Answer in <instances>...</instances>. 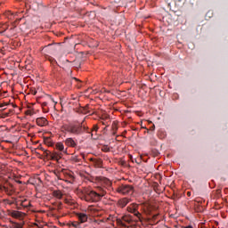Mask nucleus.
Wrapping results in <instances>:
<instances>
[{
  "instance_id": "f257e3e1",
  "label": "nucleus",
  "mask_w": 228,
  "mask_h": 228,
  "mask_svg": "<svg viewBox=\"0 0 228 228\" xmlns=\"http://www.w3.org/2000/svg\"><path fill=\"white\" fill-rule=\"evenodd\" d=\"M61 133H64L65 134H83L85 131H86V126L82 124H76V123H67L63 124L61 126Z\"/></svg>"
},
{
  "instance_id": "f03ea898",
  "label": "nucleus",
  "mask_w": 228,
  "mask_h": 228,
  "mask_svg": "<svg viewBox=\"0 0 228 228\" xmlns=\"http://www.w3.org/2000/svg\"><path fill=\"white\" fill-rule=\"evenodd\" d=\"M85 200L87 202H99L102 197H104V192L97 193V191H90L88 189L84 190Z\"/></svg>"
},
{
  "instance_id": "7ed1b4c3",
  "label": "nucleus",
  "mask_w": 228,
  "mask_h": 228,
  "mask_svg": "<svg viewBox=\"0 0 228 228\" xmlns=\"http://www.w3.org/2000/svg\"><path fill=\"white\" fill-rule=\"evenodd\" d=\"M116 191L121 195H129V193H133V186L122 184L117 188Z\"/></svg>"
},
{
  "instance_id": "20e7f679",
  "label": "nucleus",
  "mask_w": 228,
  "mask_h": 228,
  "mask_svg": "<svg viewBox=\"0 0 228 228\" xmlns=\"http://www.w3.org/2000/svg\"><path fill=\"white\" fill-rule=\"evenodd\" d=\"M62 156H63V153H61V152H58V151H53V152H50V158H51V159H53V161H60L61 159V158H62Z\"/></svg>"
},
{
  "instance_id": "39448f33",
  "label": "nucleus",
  "mask_w": 228,
  "mask_h": 228,
  "mask_svg": "<svg viewBox=\"0 0 228 228\" xmlns=\"http://www.w3.org/2000/svg\"><path fill=\"white\" fill-rule=\"evenodd\" d=\"M77 217L78 218L80 224L88 222V215L85 212L77 213Z\"/></svg>"
},
{
  "instance_id": "423d86ee",
  "label": "nucleus",
  "mask_w": 228,
  "mask_h": 228,
  "mask_svg": "<svg viewBox=\"0 0 228 228\" xmlns=\"http://www.w3.org/2000/svg\"><path fill=\"white\" fill-rule=\"evenodd\" d=\"M4 191H5V193H7V195H13V193L15 192V187H13V185L12 184H6L3 187Z\"/></svg>"
},
{
  "instance_id": "0eeeda50",
  "label": "nucleus",
  "mask_w": 228,
  "mask_h": 228,
  "mask_svg": "<svg viewBox=\"0 0 228 228\" xmlns=\"http://www.w3.org/2000/svg\"><path fill=\"white\" fill-rule=\"evenodd\" d=\"M22 208H31V201L26 198L18 200Z\"/></svg>"
},
{
  "instance_id": "6e6552de",
  "label": "nucleus",
  "mask_w": 228,
  "mask_h": 228,
  "mask_svg": "<svg viewBox=\"0 0 228 228\" xmlns=\"http://www.w3.org/2000/svg\"><path fill=\"white\" fill-rule=\"evenodd\" d=\"M36 122L37 126H39V127H44L47 126V124H49V122L47 121V118H37Z\"/></svg>"
},
{
  "instance_id": "1a4fd4ad",
  "label": "nucleus",
  "mask_w": 228,
  "mask_h": 228,
  "mask_svg": "<svg viewBox=\"0 0 228 228\" xmlns=\"http://www.w3.org/2000/svg\"><path fill=\"white\" fill-rule=\"evenodd\" d=\"M129 202H131L130 199L123 198L118 201V204L119 208H126V205L129 204Z\"/></svg>"
},
{
  "instance_id": "9d476101",
  "label": "nucleus",
  "mask_w": 228,
  "mask_h": 228,
  "mask_svg": "<svg viewBox=\"0 0 228 228\" xmlns=\"http://www.w3.org/2000/svg\"><path fill=\"white\" fill-rule=\"evenodd\" d=\"M11 216L12 218H22L24 216V213L18 211V210H12L11 212Z\"/></svg>"
},
{
  "instance_id": "9b49d317",
  "label": "nucleus",
  "mask_w": 228,
  "mask_h": 228,
  "mask_svg": "<svg viewBox=\"0 0 228 228\" xmlns=\"http://www.w3.org/2000/svg\"><path fill=\"white\" fill-rule=\"evenodd\" d=\"M55 149H57V151H60V152L67 154V150H65V145H63V142H57L55 144Z\"/></svg>"
},
{
  "instance_id": "f8f14e48",
  "label": "nucleus",
  "mask_w": 228,
  "mask_h": 228,
  "mask_svg": "<svg viewBox=\"0 0 228 228\" xmlns=\"http://www.w3.org/2000/svg\"><path fill=\"white\" fill-rule=\"evenodd\" d=\"M65 144L68 146V147H76V145H77L76 143V141H74L73 138L69 137V138H67L65 140Z\"/></svg>"
},
{
  "instance_id": "ddd939ff",
  "label": "nucleus",
  "mask_w": 228,
  "mask_h": 228,
  "mask_svg": "<svg viewBox=\"0 0 228 228\" xmlns=\"http://www.w3.org/2000/svg\"><path fill=\"white\" fill-rule=\"evenodd\" d=\"M127 211H129V213H133L134 216H137L138 218H140L142 216V214H140V212H138V210L133 207H128Z\"/></svg>"
},
{
  "instance_id": "4468645a",
  "label": "nucleus",
  "mask_w": 228,
  "mask_h": 228,
  "mask_svg": "<svg viewBox=\"0 0 228 228\" xmlns=\"http://www.w3.org/2000/svg\"><path fill=\"white\" fill-rule=\"evenodd\" d=\"M68 227L79 228V227H81V224H79L78 222H69V223H68Z\"/></svg>"
},
{
  "instance_id": "2eb2a0df",
  "label": "nucleus",
  "mask_w": 228,
  "mask_h": 228,
  "mask_svg": "<svg viewBox=\"0 0 228 228\" xmlns=\"http://www.w3.org/2000/svg\"><path fill=\"white\" fill-rule=\"evenodd\" d=\"M53 195L55 197V199H61L63 197V193H61V191H53Z\"/></svg>"
},
{
  "instance_id": "dca6fc26",
  "label": "nucleus",
  "mask_w": 228,
  "mask_h": 228,
  "mask_svg": "<svg viewBox=\"0 0 228 228\" xmlns=\"http://www.w3.org/2000/svg\"><path fill=\"white\" fill-rule=\"evenodd\" d=\"M17 200L12 198V200H4V204H8L9 206H12V204H15Z\"/></svg>"
},
{
  "instance_id": "f3484780",
  "label": "nucleus",
  "mask_w": 228,
  "mask_h": 228,
  "mask_svg": "<svg viewBox=\"0 0 228 228\" xmlns=\"http://www.w3.org/2000/svg\"><path fill=\"white\" fill-rule=\"evenodd\" d=\"M96 192L97 193H103V197H104V195H106V189H104L102 187H99L98 191Z\"/></svg>"
},
{
  "instance_id": "a211bd4d",
  "label": "nucleus",
  "mask_w": 228,
  "mask_h": 228,
  "mask_svg": "<svg viewBox=\"0 0 228 228\" xmlns=\"http://www.w3.org/2000/svg\"><path fill=\"white\" fill-rule=\"evenodd\" d=\"M26 115H28L29 117H33V115H35V110H28L26 111Z\"/></svg>"
},
{
  "instance_id": "6ab92c4d",
  "label": "nucleus",
  "mask_w": 228,
  "mask_h": 228,
  "mask_svg": "<svg viewBox=\"0 0 228 228\" xmlns=\"http://www.w3.org/2000/svg\"><path fill=\"white\" fill-rule=\"evenodd\" d=\"M6 106H8V102L0 103V108H2L3 110H6Z\"/></svg>"
},
{
  "instance_id": "aec40b11",
  "label": "nucleus",
  "mask_w": 228,
  "mask_h": 228,
  "mask_svg": "<svg viewBox=\"0 0 228 228\" xmlns=\"http://www.w3.org/2000/svg\"><path fill=\"white\" fill-rule=\"evenodd\" d=\"M99 130V126H97V125H94L93 127V133H97V131Z\"/></svg>"
},
{
  "instance_id": "412c9836",
  "label": "nucleus",
  "mask_w": 228,
  "mask_h": 228,
  "mask_svg": "<svg viewBox=\"0 0 228 228\" xmlns=\"http://www.w3.org/2000/svg\"><path fill=\"white\" fill-rule=\"evenodd\" d=\"M16 228H22V224H17Z\"/></svg>"
},
{
  "instance_id": "4be33fe9",
  "label": "nucleus",
  "mask_w": 228,
  "mask_h": 228,
  "mask_svg": "<svg viewBox=\"0 0 228 228\" xmlns=\"http://www.w3.org/2000/svg\"><path fill=\"white\" fill-rule=\"evenodd\" d=\"M184 228H193L191 225L185 226Z\"/></svg>"
},
{
  "instance_id": "5701e85b",
  "label": "nucleus",
  "mask_w": 228,
  "mask_h": 228,
  "mask_svg": "<svg viewBox=\"0 0 228 228\" xmlns=\"http://www.w3.org/2000/svg\"><path fill=\"white\" fill-rule=\"evenodd\" d=\"M19 184H22V182L21 181H18L17 182Z\"/></svg>"
},
{
  "instance_id": "b1692460",
  "label": "nucleus",
  "mask_w": 228,
  "mask_h": 228,
  "mask_svg": "<svg viewBox=\"0 0 228 228\" xmlns=\"http://www.w3.org/2000/svg\"><path fill=\"white\" fill-rule=\"evenodd\" d=\"M45 49H47V46L44 47V48H43V51H45Z\"/></svg>"
},
{
  "instance_id": "393cba45",
  "label": "nucleus",
  "mask_w": 228,
  "mask_h": 228,
  "mask_svg": "<svg viewBox=\"0 0 228 228\" xmlns=\"http://www.w3.org/2000/svg\"><path fill=\"white\" fill-rule=\"evenodd\" d=\"M99 224H102V220H101V221L99 222Z\"/></svg>"
},
{
  "instance_id": "a878e982",
  "label": "nucleus",
  "mask_w": 228,
  "mask_h": 228,
  "mask_svg": "<svg viewBox=\"0 0 228 228\" xmlns=\"http://www.w3.org/2000/svg\"><path fill=\"white\" fill-rule=\"evenodd\" d=\"M187 195H191L190 192H187Z\"/></svg>"
},
{
  "instance_id": "bb28decb",
  "label": "nucleus",
  "mask_w": 228,
  "mask_h": 228,
  "mask_svg": "<svg viewBox=\"0 0 228 228\" xmlns=\"http://www.w3.org/2000/svg\"><path fill=\"white\" fill-rule=\"evenodd\" d=\"M48 47H51V45H48Z\"/></svg>"
},
{
  "instance_id": "cd10ccee",
  "label": "nucleus",
  "mask_w": 228,
  "mask_h": 228,
  "mask_svg": "<svg viewBox=\"0 0 228 228\" xmlns=\"http://www.w3.org/2000/svg\"><path fill=\"white\" fill-rule=\"evenodd\" d=\"M102 124H103V126H104L106 123L102 122Z\"/></svg>"
}]
</instances>
